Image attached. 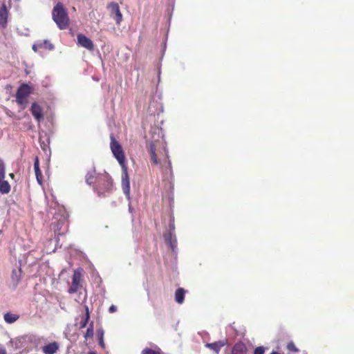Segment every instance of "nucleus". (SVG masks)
<instances>
[{
  "mask_svg": "<svg viewBox=\"0 0 354 354\" xmlns=\"http://www.w3.org/2000/svg\"><path fill=\"white\" fill-rule=\"evenodd\" d=\"M89 318H90V316H89L88 308L87 306H86V315H85L84 317L82 319V320L80 322V327L81 328H85L86 326Z\"/></svg>",
  "mask_w": 354,
  "mask_h": 354,
  "instance_id": "19",
  "label": "nucleus"
},
{
  "mask_svg": "<svg viewBox=\"0 0 354 354\" xmlns=\"http://www.w3.org/2000/svg\"><path fill=\"white\" fill-rule=\"evenodd\" d=\"M142 354H160V353L159 351L147 348L142 350Z\"/></svg>",
  "mask_w": 354,
  "mask_h": 354,
  "instance_id": "28",
  "label": "nucleus"
},
{
  "mask_svg": "<svg viewBox=\"0 0 354 354\" xmlns=\"http://www.w3.org/2000/svg\"><path fill=\"white\" fill-rule=\"evenodd\" d=\"M265 348L263 346L257 347L254 350V354H264Z\"/></svg>",
  "mask_w": 354,
  "mask_h": 354,
  "instance_id": "29",
  "label": "nucleus"
},
{
  "mask_svg": "<svg viewBox=\"0 0 354 354\" xmlns=\"http://www.w3.org/2000/svg\"><path fill=\"white\" fill-rule=\"evenodd\" d=\"M77 44L80 46H81L89 50H93L94 46H93V41L89 38H88L86 36H85L84 35L78 34L77 36Z\"/></svg>",
  "mask_w": 354,
  "mask_h": 354,
  "instance_id": "7",
  "label": "nucleus"
},
{
  "mask_svg": "<svg viewBox=\"0 0 354 354\" xmlns=\"http://www.w3.org/2000/svg\"><path fill=\"white\" fill-rule=\"evenodd\" d=\"M108 8L110 10L111 16L115 20L116 23L119 24L122 20V15L118 4L113 2L109 5Z\"/></svg>",
  "mask_w": 354,
  "mask_h": 354,
  "instance_id": "6",
  "label": "nucleus"
},
{
  "mask_svg": "<svg viewBox=\"0 0 354 354\" xmlns=\"http://www.w3.org/2000/svg\"><path fill=\"white\" fill-rule=\"evenodd\" d=\"M19 315L12 313H7L4 315L3 318L6 323L12 324L19 319Z\"/></svg>",
  "mask_w": 354,
  "mask_h": 354,
  "instance_id": "15",
  "label": "nucleus"
},
{
  "mask_svg": "<svg viewBox=\"0 0 354 354\" xmlns=\"http://www.w3.org/2000/svg\"><path fill=\"white\" fill-rule=\"evenodd\" d=\"M287 348L289 351L297 353L299 352V349L296 347L295 344L292 342H289L287 344Z\"/></svg>",
  "mask_w": 354,
  "mask_h": 354,
  "instance_id": "27",
  "label": "nucleus"
},
{
  "mask_svg": "<svg viewBox=\"0 0 354 354\" xmlns=\"http://www.w3.org/2000/svg\"><path fill=\"white\" fill-rule=\"evenodd\" d=\"M225 346V342L223 341H218L214 343H207L205 346L210 350H212L216 354H218L221 348Z\"/></svg>",
  "mask_w": 354,
  "mask_h": 354,
  "instance_id": "12",
  "label": "nucleus"
},
{
  "mask_svg": "<svg viewBox=\"0 0 354 354\" xmlns=\"http://www.w3.org/2000/svg\"><path fill=\"white\" fill-rule=\"evenodd\" d=\"M95 171L92 170L87 173L86 176V181L88 185H91L94 183V179L95 178Z\"/></svg>",
  "mask_w": 354,
  "mask_h": 354,
  "instance_id": "20",
  "label": "nucleus"
},
{
  "mask_svg": "<svg viewBox=\"0 0 354 354\" xmlns=\"http://www.w3.org/2000/svg\"><path fill=\"white\" fill-rule=\"evenodd\" d=\"M164 238L166 243L172 250H174L176 248V238L175 234L172 232H167L165 234Z\"/></svg>",
  "mask_w": 354,
  "mask_h": 354,
  "instance_id": "10",
  "label": "nucleus"
},
{
  "mask_svg": "<svg viewBox=\"0 0 354 354\" xmlns=\"http://www.w3.org/2000/svg\"><path fill=\"white\" fill-rule=\"evenodd\" d=\"M0 354H7L6 348L3 346H0Z\"/></svg>",
  "mask_w": 354,
  "mask_h": 354,
  "instance_id": "32",
  "label": "nucleus"
},
{
  "mask_svg": "<svg viewBox=\"0 0 354 354\" xmlns=\"http://www.w3.org/2000/svg\"><path fill=\"white\" fill-rule=\"evenodd\" d=\"M108 185H111V183L109 181V180H108Z\"/></svg>",
  "mask_w": 354,
  "mask_h": 354,
  "instance_id": "35",
  "label": "nucleus"
},
{
  "mask_svg": "<svg viewBox=\"0 0 354 354\" xmlns=\"http://www.w3.org/2000/svg\"><path fill=\"white\" fill-rule=\"evenodd\" d=\"M174 221H170V223H169V232H174Z\"/></svg>",
  "mask_w": 354,
  "mask_h": 354,
  "instance_id": "30",
  "label": "nucleus"
},
{
  "mask_svg": "<svg viewBox=\"0 0 354 354\" xmlns=\"http://www.w3.org/2000/svg\"><path fill=\"white\" fill-rule=\"evenodd\" d=\"M246 346L243 343H238L233 347L232 354H246Z\"/></svg>",
  "mask_w": 354,
  "mask_h": 354,
  "instance_id": "13",
  "label": "nucleus"
},
{
  "mask_svg": "<svg viewBox=\"0 0 354 354\" xmlns=\"http://www.w3.org/2000/svg\"><path fill=\"white\" fill-rule=\"evenodd\" d=\"M88 354H95V353L93 352H90Z\"/></svg>",
  "mask_w": 354,
  "mask_h": 354,
  "instance_id": "36",
  "label": "nucleus"
},
{
  "mask_svg": "<svg viewBox=\"0 0 354 354\" xmlns=\"http://www.w3.org/2000/svg\"><path fill=\"white\" fill-rule=\"evenodd\" d=\"M110 147L114 157L117 159L120 166L122 167H123V166H127L125 163V157L122 148L120 143L118 141H116L113 137H111Z\"/></svg>",
  "mask_w": 354,
  "mask_h": 354,
  "instance_id": "3",
  "label": "nucleus"
},
{
  "mask_svg": "<svg viewBox=\"0 0 354 354\" xmlns=\"http://www.w3.org/2000/svg\"><path fill=\"white\" fill-rule=\"evenodd\" d=\"M104 332L102 329L97 330V336H98V339H99V344L102 348H104V347H105V344L104 342Z\"/></svg>",
  "mask_w": 354,
  "mask_h": 354,
  "instance_id": "21",
  "label": "nucleus"
},
{
  "mask_svg": "<svg viewBox=\"0 0 354 354\" xmlns=\"http://www.w3.org/2000/svg\"><path fill=\"white\" fill-rule=\"evenodd\" d=\"M304 354H306V353H304Z\"/></svg>",
  "mask_w": 354,
  "mask_h": 354,
  "instance_id": "37",
  "label": "nucleus"
},
{
  "mask_svg": "<svg viewBox=\"0 0 354 354\" xmlns=\"http://www.w3.org/2000/svg\"><path fill=\"white\" fill-rule=\"evenodd\" d=\"M122 187L123 192L128 199L130 198V182L129 178V175L127 173V167L123 166L122 167Z\"/></svg>",
  "mask_w": 354,
  "mask_h": 354,
  "instance_id": "5",
  "label": "nucleus"
},
{
  "mask_svg": "<svg viewBox=\"0 0 354 354\" xmlns=\"http://www.w3.org/2000/svg\"><path fill=\"white\" fill-rule=\"evenodd\" d=\"M59 346L56 342H51L42 347L45 354H55L59 350Z\"/></svg>",
  "mask_w": 354,
  "mask_h": 354,
  "instance_id": "11",
  "label": "nucleus"
},
{
  "mask_svg": "<svg viewBox=\"0 0 354 354\" xmlns=\"http://www.w3.org/2000/svg\"><path fill=\"white\" fill-rule=\"evenodd\" d=\"M150 153H151V160L153 161V162L154 164H158L159 161H158V158H157V156L156 155L155 148L153 147V146H151Z\"/></svg>",
  "mask_w": 354,
  "mask_h": 354,
  "instance_id": "25",
  "label": "nucleus"
},
{
  "mask_svg": "<svg viewBox=\"0 0 354 354\" xmlns=\"http://www.w3.org/2000/svg\"><path fill=\"white\" fill-rule=\"evenodd\" d=\"M31 91L32 87L28 84H23L21 85L16 93V102L17 104L23 106V108H24L27 103V98L31 93Z\"/></svg>",
  "mask_w": 354,
  "mask_h": 354,
  "instance_id": "2",
  "label": "nucleus"
},
{
  "mask_svg": "<svg viewBox=\"0 0 354 354\" xmlns=\"http://www.w3.org/2000/svg\"><path fill=\"white\" fill-rule=\"evenodd\" d=\"M5 174V165L3 160L0 159V180L4 179Z\"/></svg>",
  "mask_w": 354,
  "mask_h": 354,
  "instance_id": "26",
  "label": "nucleus"
},
{
  "mask_svg": "<svg viewBox=\"0 0 354 354\" xmlns=\"http://www.w3.org/2000/svg\"><path fill=\"white\" fill-rule=\"evenodd\" d=\"M10 191V185L8 181L1 180H0V192L1 194H8Z\"/></svg>",
  "mask_w": 354,
  "mask_h": 354,
  "instance_id": "18",
  "label": "nucleus"
},
{
  "mask_svg": "<svg viewBox=\"0 0 354 354\" xmlns=\"http://www.w3.org/2000/svg\"><path fill=\"white\" fill-rule=\"evenodd\" d=\"M39 48H47L48 50H53L54 48V46L48 40H44L43 42L39 44Z\"/></svg>",
  "mask_w": 354,
  "mask_h": 354,
  "instance_id": "24",
  "label": "nucleus"
},
{
  "mask_svg": "<svg viewBox=\"0 0 354 354\" xmlns=\"http://www.w3.org/2000/svg\"><path fill=\"white\" fill-rule=\"evenodd\" d=\"M66 216L65 215H62L60 218V219L59 220V224L58 225H55L54 223H53V230L55 232L59 231L61 230V227H59V224H63L64 223V222L66 221Z\"/></svg>",
  "mask_w": 354,
  "mask_h": 354,
  "instance_id": "22",
  "label": "nucleus"
},
{
  "mask_svg": "<svg viewBox=\"0 0 354 354\" xmlns=\"http://www.w3.org/2000/svg\"><path fill=\"white\" fill-rule=\"evenodd\" d=\"M31 112L35 120L40 122L43 119L42 109L37 103H32L31 105Z\"/></svg>",
  "mask_w": 354,
  "mask_h": 354,
  "instance_id": "9",
  "label": "nucleus"
},
{
  "mask_svg": "<svg viewBox=\"0 0 354 354\" xmlns=\"http://www.w3.org/2000/svg\"><path fill=\"white\" fill-rule=\"evenodd\" d=\"M117 310V307L114 305L110 306L109 311L111 313H115Z\"/></svg>",
  "mask_w": 354,
  "mask_h": 354,
  "instance_id": "31",
  "label": "nucleus"
},
{
  "mask_svg": "<svg viewBox=\"0 0 354 354\" xmlns=\"http://www.w3.org/2000/svg\"><path fill=\"white\" fill-rule=\"evenodd\" d=\"M53 19L59 29L64 30L69 25V18L66 10L61 3H58L53 8L52 12Z\"/></svg>",
  "mask_w": 354,
  "mask_h": 354,
  "instance_id": "1",
  "label": "nucleus"
},
{
  "mask_svg": "<svg viewBox=\"0 0 354 354\" xmlns=\"http://www.w3.org/2000/svg\"><path fill=\"white\" fill-rule=\"evenodd\" d=\"M21 268H17L14 269L12 272L11 279L15 284H17L21 279Z\"/></svg>",
  "mask_w": 354,
  "mask_h": 354,
  "instance_id": "16",
  "label": "nucleus"
},
{
  "mask_svg": "<svg viewBox=\"0 0 354 354\" xmlns=\"http://www.w3.org/2000/svg\"><path fill=\"white\" fill-rule=\"evenodd\" d=\"M38 48H39V44H33V46H32V50H33L35 52H37V51Z\"/></svg>",
  "mask_w": 354,
  "mask_h": 354,
  "instance_id": "33",
  "label": "nucleus"
},
{
  "mask_svg": "<svg viewBox=\"0 0 354 354\" xmlns=\"http://www.w3.org/2000/svg\"><path fill=\"white\" fill-rule=\"evenodd\" d=\"M82 269L78 268L74 271L72 283L68 289L69 293H75L77 291V290L80 288V282L82 277Z\"/></svg>",
  "mask_w": 354,
  "mask_h": 354,
  "instance_id": "4",
  "label": "nucleus"
},
{
  "mask_svg": "<svg viewBox=\"0 0 354 354\" xmlns=\"http://www.w3.org/2000/svg\"><path fill=\"white\" fill-rule=\"evenodd\" d=\"M185 290L183 288H178L175 293V300L178 304H182L184 301Z\"/></svg>",
  "mask_w": 354,
  "mask_h": 354,
  "instance_id": "17",
  "label": "nucleus"
},
{
  "mask_svg": "<svg viewBox=\"0 0 354 354\" xmlns=\"http://www.w3.org/2000/svg\"><path fill=\"white\" fill-rule=\"evenodd\" d=\"M10 176L11 178H13V177H14V174H10Z\"/></svg>",
  "mask_w": 354,
  "mask_h": 354,
  "instance_id": "34",
  "label": "nucleus"
},
{
  "mask_svg": "<svg viewBox=\"0 0 354 354\" xmlns=\"http://www.w3.org/2000/svg\"><path fill=\"white\" fill-rule=\"evenodd\" d=\"M8 10L5 3L0 7V28H4L8 22Z\"/></svg>",
  "mask_w": 354,
  "mask_h": 354,
  "instance_id": "8",
  "label": "nucleus"
},
{
  "mask_svg": "<svg viewBox=\"0 0 354 354\" xmlns=\"http://www.w3.org/2000/svg\"><path fill=\"white\" fill-rule=\"evenodd\" d=\"M34 169L36 175L37 180L39 184L41 183V172L39 169V159L37 157L34 162Z\"/></svg>",
  "mask_w": 354,
  "mask_h": 354,
  "instance_id": "14",
  "label": "nucleus"
},
{
  "mask_svg": "<svg viewBox=\"0 0 354 354\" xmlns=\"http://www.w3.org/2000/svg\"><path fill=\"white\" fill-rule=\"evenodd\" d=\"M93 336V323L91 322L89 327L87 328L86 332L84 335L86 339L91 338Z\"/></svg>",
  "mask_w": 354,
  "mask_h": 354,
  "instance_id": "23",
  "label": "nucleus"
}]
</instances>
